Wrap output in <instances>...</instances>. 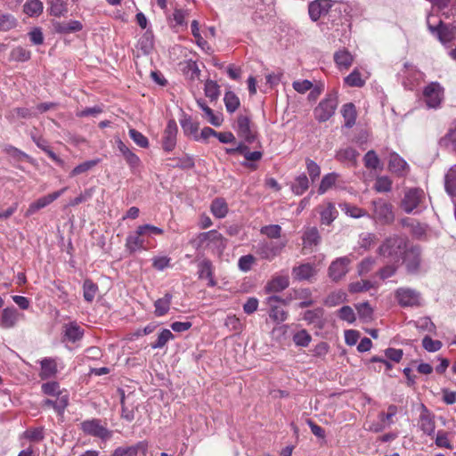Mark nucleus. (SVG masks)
Listing matches in <instances>:
<instances>
[{"mask_svg": "<svg viewBox=\"0 0 456 456\" xmlns=\"http://www.w3.org/2000/svg\"><path fill=\"white\" fill-rule=\"evenodd\" d=\"M338 316L340 320L354 323L356 320L354 309L349 305H344L338 311Z\"/></svg>", "mask_w": 456, "mask_h": 456, "instance_id": "nucleus-62", "label": "nucleus"}, {"mask_svg": "<svg viewBox=\"0 0 456 456\" xmlns=\"http://www.w3.org/2000/svg\"><path fill=\"white\" fill-rule=\"evenodd\" d=\"M376 265V259L371 256L365 257L357 265V273L359 276H364L372 270Z\"/></svg>", "mask_w": 456, "mask_h": 456, "instance_id": "nucleus-55", "label": "nucleus"}, {"mask_svg": "<svg viewBox=\"0 0 456 456\" xmlns=\"http://www.w3.org/2000/svg\"><path fill=\"white\" fill-rule=\"evenodd\" d=\"M237 133L247 143L250 144L256 141V133L252 130L250 119L247 116L240 115L238 117Z\"/></svg>", "mask_w": 456, "mask_h": 456, "instance_id": "nucleus-15", "label": "nucleus"}, {"mask_svg": "<svg viewBox=\"0 0 456 456\" xmlns=\"http://www.w3.org/2000/svg\"><path fill=\"white\" fill-rule=\"evenodd\" d=\"M373 216L374 218L384 224H391L395 216L393 213V207L384 200L379 199L372 200Z\"/></svg>", "mask_w": 456, "mask_h": 456, "instance_id": "nucleus-5", "label": "nucleus"}, {"mask_svg": "<svg viewBox=\"0 0 456 456\" xmlns=\"http://www.w3.org/2000/svg\"><path fill=\"white\" fill-rule=\"evenodd\" d=\"M198 273L200 279L211 278L213 275L212 263L208 259H204L198 265Z\"/></svg>", "mask_w": 456, "mask_h": 456, "instance_id": "nucleus-59", "label": "nucleus"}, {"mask_svg": "<svg viewBox=\"0 0 456 456\" xmlns=\"http://www.w3.org/2000/svg\"><path fill=\"white\" fill-rule=\"evenodd\" d=\"M331 7L330 0H314L308 5L309 17L313 21H317L322 16L326 15Z\"/></svg>", "mask_w": 456, "mask_h": 456, "instance_id": "nucleus-17", "label": "nucleus"}, {"mask_svg": "<svg viewBox=\"0 0 456 456\" xmlns=\"http://www.w3.org/2000/svg\"><path fill=\"white\" fill-rule=\"evenodd\" d=\"M309 188V181L305 174L298 175L291 185V190L296 195H302Z\"/></svg>", "mask_w": 456, "mask_h": 456, "instance_id": "nucleus-43", "label": "nucleus"}, {"mask_svg": "<svg viewBox=\"0 0 456 456\" xmlns=\"http://www.w3.org/2000/svg\"><path fill=\"white\" fill-rule=\"evenodd\" d=\"M17 26V20L9 13H0V30L8 31Z\"/></svg>", "mask_w": 456, "mask_h": 456, "instance_id": "nucleus-56", "label": "nucleus"}, {"mask_svg": "<svg viewBox=\"0 0 456 456\" xmlns=\"http://www.w3.org/2000/svg\"><path fill=\"white\" fill-rule=\"evenodd\" d=\"M338 107V99L335 94H328L314 110V118L320 123L329 120L336 111Z\"/></svg>", "mask_w": 456, "mask_h": 456, "instance_id": "nucleus-4", "label": "nucleus"}, {"mask_svg": "<svg viewBox=\"0 0 456 456\" xmlns=\"http://www.w3.org/2000/svg\"><path fill=\"white\" fill-rule=\"evenodd\" d=\"M65 191H66V188H63L60 191H54L48 195H45L44 197H41L38 200H37L36 201L32 202L29 205L28 208L27 209L26 216H31V215L35 214L37 211H38L39 209L47 207L53 201L57 200L59 197H61Z\"/></svg>", "mask_w": 456, "mask_h": 456, "instance_id": "nucleus-18", "label": "nucleus"}, {"mask_svg": "<svg viewBox=\"0 0 456 456\" xmlns=\"http://www.w3.org/2000/svg\"><path fill=\"white\" fill-rule=\"evenodd\" d=\"M302 319L306 322L307 324L322 330L325 326L324 309L317 307L313 310H306L303 313Z\"/></svg>", "mask_w": 456, "mask_h": 456, "instance_id": "nucleus-19", "label": "nucleus"}, {"mask_svg": "<svg viewBox=\"0 0 456 456\" xmlns=\"http://www.w3.org/2000/svg\"><path fill=\"white\" fill-rule=\"evenodd\" d=\"M408 248L407 238L400 235H392L382 241L377 252L379 256L387 259L388 262L400 263Z\"/></svg>", "mask_w": 456, "mask_h": 456, "instance_id": "nucleus-1", "label": "nucleus"}, {"mask_svg": "<svg viewBox=\"0 0 456 456\" xmlns=\"http://www.w3.org/2000/svg\"><path fill=\"white\" fill-rule=\"evenodd\" d=\"M177 125L175 120H169L165 128L162 147L165 151H172L176 145V135H177Z\"/></svg>", "mask_w": 456, "mask_h": 456, "instance_id": "nucleus-16", "label": "nucleus"}, {"mask_svg": "<svg viewBox=\"0 0 456 456\" xmlns=\"http://www.w3.org/2000/svg\"><path fill=\"white\" fill-rule=\"evenodd\" d=\"M212 214L216 218H224L228 213V206L224 199H216L210 207Z\"/></svg>", "mask_w": 456, "mask_h": 456, "instance_id": "nucleus-39", "label": "nucleus"}, {"mask_svg": "<svg viewBox=\"0 0 456 456\" xmlns=\"http://www.w3.org/2000/svg\"><path fill=\"white\" fill-rule=\"evenodd\" d=\"M433 4L434 6L437 7V9L442 12V15L445 18H449L451 15H454L456 13V8H452L447 10L451 0H428Z\"/></svg>", "mask_w": 456, "mask_h": 456, "instance_id": "nucleus-57", "label": "nucleus"}, {"mask_svg": "<svg viewBox=\"0 0 456 456\" xmlns=\"http://www.w3.org/2000/svg\"><path fill=\"white\" fill-rule=\"evenodd\" d=\"M68 12L67 6L62 0H51L50 13L55 17H61Z\"/></svg>", "mask_w": 456, "mask_h": 456, "instance_id": "nucleus-61", "label": "nucleus"}, {"mask_svg": "<svg viewBox=\"0 0 456 456\" xmlns=\"http://www.w3.org/2000/svg\"><path fill=\"white\" fill-rule=\"evenodd\" d=\"M128 134H129L130 138L139 147H141V148H148V146H149V140L141 132L137 131L136 129L131 128V129H129Z\"/></svg>", "mask_w": 456, "mask_h": 456, "instance_id": "nucleus-63", "label": "nucleus"}, {"mask_svg": "<svg viewBox=\"0 0 456 456\" xmlns=\"http://www.w3.org/2000/svg\"><path fill=\"white\" fill-rule=\"evenodd\" d=\"M173 338H174L173 333L169 330L164 329L159 334L157 340L151 344V348L152 349L162 348L166 346V344L169 340H171Z\"/></svg>", "mask_w": 456, "mask_h": 456, "instance_id": "nucleus-54", "label": "nucleus"}, {"mask_svg": "<svg viewBox=\"0 0 456 456\" xmlns=\"http://www.w3.org/2000/svg\"><path fill=\"white\" fill-rule=\"evenodd\" d=\"M199 239L201 242L207 241L208 246L218 255L223 254L226 248V239L216 230L201 232Z\"/></svg>", "mask_w": 456, "mask_h": 456, "instance_id": "nucleus-6", "label": "nucleus"}, {"mask_svg": "<svg viewBox=\"0 0 456 456\" xmlns=\"http://www.w3.org/2000/svg\"><path fill=\"white\" fill-rule=\"evenodd\" d=\"M148 448V441H139L131 446H119L116 448L112 456H137L139 453L145 455Z\"/></svg>", "mask_w": 456, "mask_h": 456, "instance_id": "nucleus-14", "label": "nucleus"}, {"mask_svg": "<svg viewBox=\"0 0 456 456\" xmlns=\"http://www.w3.org/2000/svg\"><path fill=\"white\" fill-rule=\"evenodd\" d=\"M338 211L333 204L329 205L321 212V222L322 224H330L337 217Z\"/></svg>", "mask_w": 456, "mask_h": 456, "instance_id": "nucleus-49", "label": "nucleus"}, {"mask_svg": "<svg viewBox=\"0 0 456 456\" xmlns=\"http://www.w3.org/2000/svg\"><path fill=\"white\" fill-rule=\"evenodd\" d=\"M31 57L30 51L22 46H17L12 49L10 53V60L19 62L28 61Z\"/></svg>", "mask_w": 456, "mask_h": 456, "instance_id": "nucleus-44", "label": "nucleus"}, {"mask_svg": "<svg viewBox=\"0 0 456 456\" xmlns=\"http://www.w3.org/2000/svg\"><path fill=\"white\" fill-rule=\"evenodd\" d=\"M378 282L370 280H361L349 284L348 289L351 293H361L370 290V289H377Z\"/></svg>", "mask_w": 456, "mask_h": 456, "instance_id": "nucleus-32", "label": "nucleus"}, {"mask_svg": "<svg viewBox=\"0 0 456 456\" xmlns=\"http://www.w3.org/2000/svg\"><path fill=\"white\" fill-rule=\"evenodd\" d=\"M289 285V280L288 276H276L273 278L265 286V291L268 293H278Z\"/></svg>", "mask_w": 456, "mask_h": 456, "instance_id": "nucleus-28", "label": "nucleus"}, {"mask_svg": "<svg viewBox=\"0 0 456 456\" xmlns=\"http://www.w3.org/2000/svg\"><path fill=\"white\" fill-rule=\"evenodd\" d=\"M81 429L86 435L101 439H107L110 436V433L108 428L102 425V421L98 419L83 421L81 423Z\"/></svg>", "mask_w": 456, "mask_h": 456, "instance_id": "nucleus-8", "label": "nucleus"}, {"mask_svg": "<svg viewBox=\"0 0 456 456\" xmlns=\"http://www.w3.org/2000/svg\"><path fill=\"white\" fill-rule=\"evenodd\" d=\"M439 143L442 147H451L456 151V124L451 126L444 136H443Z\"/></svg>", "mask_w": 456, "mask_h": 456, "instance_id": "nucleus-42", "label": "nucleus"}, {"mask_svg": "<svg viewBox=\"0 0 456 456\" xmlns=\"http://www.w3.org/2000/svg\"><path fill=\"white\" fill-rule=\"evenodd\" d=\"M338 175L336 173H329L325 175L318 188L319 194H324L329 189H330L336 183Z\"/></svg>", "mask_w": 456, "mask_h": 456, "instance_id": "nucleus-48", "label": "nucleus"}, {"mask_svg": "<svg viewBox=\"0 0 456 456\" xmlns=\"http://www.w3.org/2000/svg\"><path fill=\"white\" fill-rule=\"evenodd\" d=\"M429 30L436 34L438 39L442 43L450 42L454 37V32L452 28H450L447 25L444 24L442 20H439L437 26H432L429 20H428Z\"/></svg>", "mask_w": 456, "mask_h": 456, "instance_id": "nucleus-22", "label": "nucleus"}, {"mask_svg": "<svg viewBox=\"0 0 456 456\" xmlns=\"http://www.w3.org/2000/svg\"><path fill=\"white\" fill-rule=\"evenodd\" d=\"M414 325L419 331H428L433 333L436 331V325L429 317H421L414 322Z\"/></svg>", "mask_w": 456, "mask_h": 456, "instance_id": "nucleus-60", "label": "nucleus"}, {"mask_svg": "<svg viewBox=\"0 0 456 456\" xmlns=\"http://www.w3.org/2000/svg\"><path fill=\"white\" fill-rule=\"evenodd\" d=\"M444 187L450 196L456 197V166L452 167L446 173Z\"/></svg>", "mask_w": 456, "mask_h": 456, "instance_id": "nucleus-33", "label": "nucleus"}, {"mask_svg": "<svg viewBox=\"0 0 456 456\" xmlns=\"http://www.w3.org/2000/svg\"><path fill=\"white\" fill-rule=\"evenodd\" d=\"M359 153L357 151L352 147H347L346 149L339 150L336 154V159L340 162H351L355 163L356 158Z\"/></svg>", "mask_w": 456, "mask_h": 456, "instance_id": "nucleus-41", "label": "nucleus"}, {"mask_svg": "<svg viewBox=\"0 0 456 456\" xmlns=\"http://www.w3.org/2000/svg\"><path fill=\"white\" fill-rule=\"evenodd\" d=\"M68 402L69 398L67 395H61L56 400H45L44 405L53 408L58 414H62L68 406Z\"/></svg>", "mask_w": 456, "mask_h": 456, "instance_id": "nucleus-38", "label": "nucleus"}, {"mask_svg": "<svg viewBox=\"0 0 456 456\" xmlns=\"http://www.w3.org/2000/svg\"><path fill=\"white\" fill-rule=\"evenodd\" d=\"M281 300V297L279 296H269L265 299V304L268 306V314L270 319H272L276 323L283 322L288 318V312L285 311L279 304Z\"/></svg>", "mask_w": 456, "mask_h": 456, "instance_id": "nucleus-10", "label": "nucleus"}, {"mask_svg": "<svg viewBox=\"0 0 456 456\" xmlns=\"http://www.w3.org/2000/svg\"><path fill=\"white\" fill-rule=\"evenodd\" d=\"M351 260L347 256L338 257L329 267V277L333 281H338L348 273Z\"/></svg>", "mask_w": 456, "mask_h": 456, "instance_id": "nucleus-11", "label": "nucleus"}, {"mask_svg": "<svg viewBox=\"0 0 456 456\" xmlns=\"http://www.w3.org/2000/svg\"><path fill=\"white\" fill-rule=\"evenodd\" d=\"M57 369L55 362L48 358H45L41 361V372L40 377L42 379H48L55 374Z\"/></svg>", "mask_w": 456, "mask_h": 456, "instance_id": "nucleus-46", "label": "nucleus"}, {"mask_svg": "<svg viewBox=\"0 0 456 456\" xmlns=\"http://www.w3.org/2000/svg\"><path fill=\"white\" fill-rule=\"evenodd\" d=\"M402 209L407 214L420 213L427 208L426 194L419 188H407L404 190L401 201Z\"/></svg>", "mask_w": 456, "mask_h": 456, "instance_id": "nucleus-2", "label": "nucleus"}, {"mask_svg": "<svg viewBox=\"0 0 456 456\" xmlns=\"http://www.w3.org/2000/svg\"><path fill=\"white\" fill-rule=\"evenodd\" d=\"M171 161L168 166L172 168H181V169H191L194 167V160L193 158L189 155H184L181 158H174L169 159Z\"/></svg>", "mask_w": 456, "mask_h": 456, "instance_id": "nucleus-35", "label": "nucleus"}, {"mask_svg": "<svg viewBox=\"0 0 456 456\" xmlns=\"http://www.w3.org/2000/svg\"><path fill=\"white\" fill-rule=\"evenodd\" d=\"M443 88L437 82H432L423 90L424 101L428 108L436 109L443 99Z\"/></svg>", "mask_w": 456, "mask_h": 456, "instance_id": "nucleus-7", "label": "nucleus"}, {"mask_svg": "<svg viewBox=\"0 0 456 456\" xmlns=\"http://www.w3.org/2000/svg\"><path fill=\"white\" fill-rule=\"evenodd\" d=\"M117 147L119 152L122 154L125 159L126 164L128 165L131 172L135 174L139 167H141L142 161L140 158L134 153L123 142L121 139L116 140Z\"/></svg>", "mask_w": 456, "mask_h": 456, "instance_id": "nucleus-12", "label": "nucleus"}, {"mask_svg": "<svg viewBox=\"0 0 456 456\" xmlns=\"http://www.w3.org/2000/svg\"><path fill=\"white\" fill-rule=\"evenodd\" d=\"M20 313L14 307H6L2 312L0 326L3 329L13 328L19 321Z\"/></svg>", "mask_w": 456, "mask_h": 456, "instance_id": "nucleus-23", "label": "nucleus"}, {"mask_svg": "<svg viewBox=\"0 0 456 456\" xmlns=\"http://www.w3.org/2000/svg\"><path fill=\"white\" fill-rule=\"evenodd\" d=\"M354 306L359 317L362 319L364 322H368L372 319L373 309L370 305L369 302L365 301L362 303H359L356 304Z\"/></svg>", "mask_w": 456, "mask_h": 456, "instance_id": "nucleus-50", "label": "nucleus"}, {"mask_svg": "<svg viewBox=\"0 0 456 456\" xmlns=\"http://www.w3.org/2000/svg\"><path fill=\"white\" fill-rule=\"evenodd\" d=\"M395 298L401 306L419 305L420 293L411 288H398L395 292Z\"/></svg>", "mask_w": 456, "mask_h": 456, "instance_id": "nucleus-9", "label": "nucleus"}, {"mask_svg": "<svg viewBox=\"0 0 456 456\" xmlns=\"http://www.w3.org/2000/svg\"><path fill=\"white\" fill-rule=\"evenodd\" d=\"M99 290L98 285L92 280L86 279L83 283V297L86 302H93Z\"/></svg>", "mask_w": 456, "mask_h": 456, "instance_id": "nucleus-37", "label": "nucleus"}, {"mask_svg": "<svg viewBox=\"0 0 456 456\" xmlns=\"http://www.w3.org/2000/svg\"><path fill=\"white\" fill-rule=\"evenodd\" d=\"M197 104L200 108V110L205 113V117L212 126H220L222 125V116L215 114L212 109L206 104L203 99H198Z\"/></svg>", "mask_w": 456, "mask_h": 456, "instance_id": "nucleus-29", "label": "nucleus"}, {"mask_svg": "<svg viewBox=\"0 0 456 456\" xmlns=\"http://www.w3.org/2000/svg\"><path fill=\"white\" fill-rule=\"evenodd\" d=\"M143 235L144 234H139L138 229H137L135 233L129 234L126 237V247L130 253H134V252L143 248L144 241L142 239H141V236H143Z\"/></svg>", "mask_w": 456, "mask_h": 456, "instance_id": "nucleus-34", "label": "nucleus"}, {"mask_svg": "<svg viewBox=\"0 0 456 456\" xmlns=\"http://www.w3.org/2000/svg\"><path fill=\"white\" fill-rule=\"evenodd\" d=\"M286 246V241L262 242L258 245V253L266 260H273Z\"/></svg>", "mask_w": 456, "mask_h": 456, "instance_id": "nucleus-13", "label": "nucleus"}, {"mask_svg": "<svg viewBox=\"0 0 456 456\" xmlns=\"http://www.w3.org/2000/svg\"><path fill=\"white\" fill-rule=\"evenodd\" d=\"M316 274L314 266L311 264H302L292 269V275L297 281H309Z\"/></svg>", "mask_w": 456, "mask_h": 456, "instance_id": "nucleus-24", "label": "nucleus"}, {"mask_svg": "<svg viewBox=\"0 0 456 456\" xmlns=\"http://www.w3.org/2000/svg\"><path fill=\"white\" fill-rule=\"evenodd\" d=\"M388 167L391 172L403 175L408 168V164L397 153L393 152L389 155Z\"/></svg>", "mask_w": 456, "mask_h": 456, "instance_id": "nucleus-27", "label": "nucleus"}, {"mask_svg": "<svg viewBox=\"0 0 456 456\" xmlns=\"http://www.w3.org/2000/svg\"><path fill=\"white\" fill-rule=\"evenodd\" d=\"M53 30L59 34H70L80 31L83 25L79 20H70L63 21H53Z\"/></svg>", "mask_w": 456, "mask_h": 456, "instance_id": "nucleus-21", "label": "nucleus"}, {"mask_svg": "<svg viewBox=\"0 0 456 456\" xmlns=\"http://www.w3.org/2000/svg\"><path fill=\"white\" fill-rule=\"evenodd\" d=\"M23 11L30 17L39 16L43 12V3L40 0H28L23 6Z\"/></svg>", "mask_w": 456, "mask_h": 456, "instance_id": "nucleus-40", "label": "nucleus"}, {"mask_svg": "<svg viewBox=\"0 0 456 456\" xmlns=\"http://www.w3.org/2000/svg\"><path fill=\"white\" fill-rule=\"evenodd\" d=\"M64 338L69 342L76 343L84 336V330L77 322H69L64 325Z\"/></svg>", "mask_w": 456, "mask_h": 456, "instance_id": "nucleus-26", "label": "nucleus"}, {"mask_svg": "<svg viewBox=\"0 0 456 456\" xmlns=\"http://www.w3.org/2000/svg\"><path fill=\"white\" fill-rule=\"evenodd\" d=\"M204 92L211 101H216L220 95V86L216 81L208 79L205 83Z\"/></svg>", "mask_w": 456, "mask_h": 456, "instance_id": "nucleus-47", "label": "nucleus"}, {"mask_svg": "<svg viewBox=\"0 0 456 456\" xmlns=\"http://www.w3.org/2000/svg\"><path fill=\"white\" fill-rule=\"evenodd\" d=\"M180 125L185 135L193 136L194 140L199 141V123L194 122L191 116L183 114Z\"/></svg>", "mask_w": 456, "mask_h": 456, "instance_id": "nucleus-25", "label": "nucleus"}, {"mask_svg": "<svg viewBox=\"0 0 456 456\" xmlns=\"http://www.w3.org/2000/svg\"><path fill=\"white\" fill-rule=\"evenodd\" d=\"M312 292L309 289H301L296 291V297L303 299L299 302L297 306L299 308H305L314 305V300L311 298Z\"/></svg>", "mask_w": 456, "mask_h": 456, "instance_id": "nucleus-53", "label": "nucleus"}, {"mask_svg": "<svg viewBox=\"0 0 456 456\" xmlns=\"http://www.w3.org/2000/svg\"><path fill=\"white\" fill-rule=\"evenodd\" d=\"M138 45L143 54H149L154 46L153 35L151 32L144 33Z\"/></svg>", "mask_w": 456, "mask_h": 456, "instance_id": "nucleus-51", "label": "nucleus"}, {"mask_svg": "<svg viewBox=\"0 0 456 456\" xmlns=\"http://www.w3.org/2000/svg\"><path fill=\"white\" fill-rule=\"evenodd\" d=\"M334 61L339 69H348L353 62V56L348 51L343 49L335 53Z\"/></svg>", "mask_w": 456, "mask_h": 456, "instance_id": "nucleus-36", "label": "nucleus"}, {"mask_svg": "<svg viewBox=\"0 0 456 456\" xmlns=\"http://www.w3.org/2000/svg\"><path fill=\"white\" fill-rule=\"evenodd\" d=\"M401 260L410 275H419L426 272L422 263L421 248L419 246L409 247Z\"/></svg>", "mask_w": 456, "mask_h": 456, "instance_id": "nucleus-3", "label": "nucleus"}, {"mask_svg": "<svg viewBox=\"0 0 456 456\" xmlns=\"http://www.w3.org/2000/svg\"><path fill=\"white\" fill-rule=\"evenodd\" d=\"M224 102L226 110L230 113H233L240 104L239 97L232 91L225 93Z\"/></svg>", "mask_w": 456, "mask_h": 456, "instance_id": "nucleus-45", "label": "nucleus"}, {"mask_svg": "<svg viewBox=\"0 0 456 456\" xmlns=\"http://www.w3.org/2000/svg\"><path fill=\"white\" fill-rule=\"evenodd\" d=\"M341 114L345 119V126L347 128L353 127L357 118V112L354 104L352 102L344 104L341 110Z\"/></svg>", "mask_w": 456, "mask_h": 456, "instance_id": "nucleus-30", "label": "nucleus"}, {"mask_svg": "<svg viewBox=\"0 0 456 456\" xmlns=\"http://www.w3.org/2000/svg\"><path fill=\"white\" fill-rule=\"evenodd\" d=\"M398 265L399 263L390 262L389 264L380 268L377 274L383 281L393 277L397 272Z\"/></svg>", "mask_w": 456, "mask_h": 456, "instance_id": "nucleus-58", "label": "nucleus"}, {"mask_svg": "<svg viewBox=\"0 0 456 456\" xmlns=\"http://www.w3.org/2000/svg\"><path fill=\"white\" fill-rule=\"evenodd\" d=\"M345 83L349 86L362 87L365 82L362 78L361 73L357 69H354L345 77Z\"/></svg>", "mask_w": 456, "mask_h": 456, "instance_id": "nucleus-64", "label": "nucleus"}, {"mask_svg": "<svg viewBox=\"0 0 456 456\" xmlns=\"http://www.w3.org/2000/svg\"><path fill=\"white\" fill-rule=\"evenodd\" d=\"M421 409L422 411L419 419V427L424 434L433 436L436 429L434 415L424 404L421 405Z\"/></svg>", "mask_w": 456, "mask_h": 456, "instance_id": "nucleus-20", "label": "nucleus"}, {"mask_svg": "<svg viewBox=\"0 0 456 456\" xmlns=\"http://www.w3.org/2000/svg\"><path fill=\"white\" fill-rule=\"evenodd\" d=\"M100 159H94L91 160L85 161L73 168L70 172V176H76L80 174L86 173L92 169L94 167L100 163Z\"/></svg>", "mask_w": 456, "mask_h": 456, "instance_id": "nucleus-52", "label": "nucleus"}, {"mask_svg": "<svg viewBox=\"0 0 456 456\" xmlns=\"http://www.w3.org/2000/svg\"><path fill=\"white\" fill-rule=\"evenodd\" d=\"M172 298V294L167 292L163 297L157 299L154 303V314L160 317L167 314L170 309Z\"/></svg>", "mask_w": 456, "mask_h": 456, "instance_id": "nucleus-31", "label": "nucleus"}]
</instances>
